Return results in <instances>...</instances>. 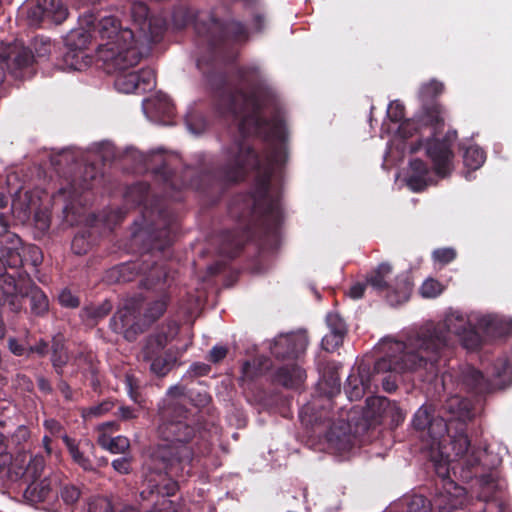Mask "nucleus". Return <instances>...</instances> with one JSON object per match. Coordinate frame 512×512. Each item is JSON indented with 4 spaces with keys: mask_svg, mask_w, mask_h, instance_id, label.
Segmentation results:
<instances>
[{
    "mask_svg": "<svg viewBox=\"0 0 512 512\" xmlns=\"http://www.w3.org/2000/svg\"><path fill=\"white\" fill-rule=\"evenodd\" d=\"M448 409L434 404L422 405L414 414L412 424L418 431H427L430 438V460L433 463L438 481L435 482L432 498L414 495L408 512H448V453L446 434L448 433Z\"/></svg>",
    "mask_w": 512,
    "mask_h": 512,
    "instance_id": "nucleus-4",
    "label": "nucleus"
},
{
    "mask_svg": "<svg viewBox=\"0 0 512 512\" xmlns=\"http://www.w3.org/2000/svg\"><path fill=\"white\" fill-rule=\"evenodd\" d=\"M308 346V340L301 334L280 336L271 347V354L277 359H297Z\"/></svg>",
    "mask_w": 512,
    "mask_h": 512,
    "instance_id": "nucleus-19",
    "label": "nucleus"
},
{
    "mask_svg": "<svg viewBox=\"0 0 512 512\" xmlns=\"http://www.w3.org/2000/svg\"><path fill=\"white\" fill-rule=\"evenodd\" d=\"M466 501L464 488L450 480V510L461 508Z\"/></svg>",
    "mask_w": 512,
    "mask_h": 512,
    "instance_id": "nucleus-46",
    "label": "nucleus"
},
{
    "mask_svg": "<svg viewBox=\"0 0 512 512\" xmlns=\"http://www.w3.org/2000/svg\"><path fill=\"white\" fill-rule=\"evenodd\" d=\"M228 354V349L225 346L216 345L210 350L207 360L211 363L221 362Z\"/></svg>",
    "mask_w": 512,
    "mask_h": 512,
    "instance_id": "nucleus-58",
    "label": "nucleus"
},
{
    "mask_svg": "<svg viewBox=\"0 0 512 512\" xmlns=\"http://www.w3.org/2000/svg\"><path fill=\"white\" fill-rule=\"evenodd\" d=\"M492 485L487 484L481 491L480 497L486 502L483 512H502V503L496 497L489 498L486 495V490H489Z\"/></svg>",
    "mask_w": 512,
    "mask_h": 512,
    "instance_id": "nucleus-51",
    "label": "nucleus"
},
{
    "mask_svg": "<svg viewBox=\"0 0 512 512\" xmlns=\"http://www.w3.org/2000/svg\"><path fill=\"white\" fill-rule=\"evenodd\" d=\"M139 410L134 407L122 405L118 408L117 417L123 421L132 420L138 417Z\"/></svg>",
    "mask_w": 512,
    "mask_h": 512,
    "instance_id": "nucleus-60",
    "label": "nucleus"
},
{
    "mask_svg": "<svg viewBox=\"0 0 512 512\" xmlns=\"http://www.w3.org/2000/svg\"><path fill=\"white\" fill-rule=\"evenodd\" d=\"M447 330V318L429 320L418 329L411 331L405 341H388L385 343V354L375 361L373 369L364 363L358 367L357 374H350L344 386L347 397L360 400L372 387V381L387 371H404L426 367L428 378L437 374L435 361L437 348L444 342Z\"/></svg>",
    "mask_w": 512,
    "mask_h": 512,
    "instance_id": "nucleus-3",
    "label": "nucleus"
},
{
    "mask_svg": "<svg viewBox=\"0 0 512 512\" xmlns=\"http://www.w3.org/2000/svg\"><path fill=\"white\" fill-rule=\"evenodd\" d=\"M129 193L142 207L138 235L148 242V250L134 260L120 263L105 272L104 280L108 284H121L133 281L142 275L140 286L159 293L155 300L144 302L141 295L128 299L110 319V328L133 342L144 333L154 322L160 319L167 310L170 296L167 292L173 278L167 268V262L160 259L170 248L179 231L177 215L170 203L162 196L151 193V186L146 182L134 184Z\"/></svg>",
    "mask_w": 512,
    "mask_h": 512,
    "instance_id": "nucleus-2",
    "label": "nucleus"
},
{
    "mask_svg": "<svg viewBox=\"0 0 512 512\" xmlns=\"http://www.w3.org/2000/svg\"><path fill=\"white\" fill-rule=\"evenodd\" d=\"M24 59H29L28 51L21 47V43L15 40L12 43H1L0 44V60H5L8 63V67H11V61L19 65V62Z\"/></svg>",
    "mask_w": 512,
    "mask_h": 512,
    "instance_id": "nucleus-33",
    "label": "nucleus"
},
{
    "mask_svg": "<svg viewBox=\"0 0 512 512\" xmlns=\"http://www.w3.org/2000/svg\"><path fill=\"white\" fill-rule=\"evenodd\" d=\"M122 508L114 510L110 500L105 497H97L89 503L88 512H120Z\"/></svg>",
    "mask_w": 512,
    "mask_h": 512,
    "instance_id": "nucleus-50",
    "label": "nucleus"
},
{
    "mask_svg": "<svg viewBox=\"0 0 512 512\" xmlns=\"http://www.w3.org/2000/svg\"><path fill=\"white\" fill-rule=\"evenodd\" d=\"M43 427L48 432L49 436L61 438L63 442L65 437H69L66 433L65 427L54 418L44 420Z\"/></svg>",
    "mask_w": 512,
    "mask_h": 512,
    "instance_id": "nucleus-47",
    "label": "nucleus"
},
{
    "mask_svg": "<svg viewBox=\"0 0 512 512\" xmlns=\"http://www.w3.org/2000/svg\"><path fill=\"white\" fill-rule=\"evenodd\" d=\"M392 271V266L384 262L372 270L366 279L368 285L385 296L389 305L398 306L409 300L412 283L408 276L404 274L396 276L393 283H391Z\"/></svg>",
    "mask_w": 512,
    "mask_h": 512,
    "instance_id": "nucleus-9",
    "label": "nucleus"
},
{
    "mask_svg": "<svg viewBox=\"0 0 512 512\" xmlns=\"http://www.w3.org/2000/svg\"><path fill=\"white\" fill-rule=\"evenodd\" d=\"M68 352L61 342L54 341L51 346V363L52 366L60 377L63 375V368L68 363Z\"/></svg>",
    "mask_w": 512,
    "mask_h": 512,
    "instance_id": "nucleus-40",
    "label": "nucleus"
},
{
    "mask_svg": "<svg viewBox=\"0 0 512 512\" xmlns=\"http://www.w3.org/2000/svg\"><path fill=\"white\" fill-rule=\"evenodd\" d=\"M387 116L394 123L402 122L405 116V107L399 101H392L387 109Z\"/></svg>",
    "mask_w": 512,
    "mask_h": 512,
    "instance_id": "nucleus-53",
    "label": "nucleus"
},
{
    "mask_svg": "<svg viewBox=\"0 0 512 512\" xmlns=\"http://www.w3.org/2000/svg\"><path fill=\"white\" fill-rule=\"evenodd\" d=\"M189 371L195 377L206 376L211 371V366L206 363L195 362L190 366Z\"/></svg>",
    "mask_w": 512,
    "mask_h": 512,
    "instance_id": "nucleus-63",
    "label": "nucleus"
},
{
    "mask_svg": "<svg viewBox=\"0 0 512 512\" xmlns=\"http://www.w3.org/2000/svg\"><path fill=\"white\" fill-rule=\"evenodd\" d=\"M97 181L95 167H85L82 176L77 179L74 178L71 182H68L66 186L58 189L56 195L63 196L69 204L78 202V198L85 191L92 190Z\"/></svg>",
    "mask_w": 512,
    "mask_h": 512,
    "instance_id": "nucleus-21",
    "label": "nucleus"
},
{
    "mask_svg": "<svg viewBox=\"0 0 512 512\" xmlns=\"http://www.w3.org/2000/svg\"><path fill=\"white\" fill-rule=\"evenodd\" d=\"M451 449L455 452L456 458L463 457L469 450L470 440L465 433L464 428L455 427V435L453 440L450 441Z\"/></svg>",
    "mask_w": 512,
    "mask_h": 512,
    "instance_id": "nucleus-42",
    "label": "nucleus"
},
{
    "mask_svg": "<svg viewBox=\"0 0 512 512\" xmlns=\"http://www.w3.org/2000/svg\"><path fill=\"white\" fill-rule=\"evenodd\" d=\"M339 366L335 363H328L322 373V380L319 383L323 396H315L311 401L303 405L299 412V418L303 425L319 423L330 419V408L333 407V397L340 393L341 382L338 375Z\"/></svg>",
    "mask_w": 512,
    "mask_h": 512,
    "instance_id": "nucleus-7",
    "label": "nucleus"
},
{
    "mask_svg": "<svg viewBox=\"0 0 512 512\" xmlns=\"http://www.w3.org/2000/svg\"><path fill=\"white\" fill-rule=\"evenodd\" d=\"M44 469V460L41 457H34L30 459L29 463L26 467H20L16 472L17 477H19L24 483H28L29 481L37 480L41 476V473Z\"/></svg>",
    "mask_w": 512,
    "mask_h": 512,
    "instance_id": "nucleus-39",
    "label": "nucleus"
},
{
    "mask_svg": "<svg viewBox=\"0 0 512 512\" xmlns=\"http://www.w3.org/2000/svg\"><path fill=\"white\" fill-rule=\"evenodd\" d=\"M68 16V9L60 0H32L27 10L31 26L47 28L61 24Z\"/></svg>",
    "mask_w": 512,
    "mask_h": 512,
    "instance_id": "nucleus-11",
    "label": "nucleus"
},
{
    "mask_svg": "<svg viewBox=\"0 0 512 512\" xmlns=\"http://www.w3.org/2000/svg\"><path fill=\"white\" fill-rule=\"evenodd\" d=\"M179 355L172 349L166 350L162 355L152 357L146 361L150 362V371L162 378L176 366Z\"/></svg>",
    "mask_w": 512,
    "mask_h": 512,
    "instance_id": "nucleus-31",
    "label": "nucleus"
},
{
    "mask_svg": "<svg viewBox=\"0 0 512 512\" xmlns=\"http://www.w3.org/2000/svg\"><path fill=\"white\" fill-rule=\"evenodd\" d=\"M151 106L156 114L167 121L175 115V105L170 97L164 93H157L151 100Z\"/></svg>",
    "mask_w": 512,
    "mask_h": 512,
    "instance_id": "nucleus-37",
    "label": "nucleus"
},
{
    "mask_svg": "<svg viewBox=\"0 0 512 512\" xmlns=\"http://www.w3.org/2000/svg\"><path fill=\"white\" fill-rule=\"evenodd\" d=\"M395 409L398 415L401 411L395 404L391 407V401L384 396H370L366 399V409L364 415L375 422L388 414L389 410Z\"/></svg>",
    "mask_w": 512,
    "mask_h": 512,
    "instance_id": "nucleus-28",
    "label": "nucleus"
},
{
    "mask_svg": "<svg viewBox=\"0 0 512 512\" xmlns=\"http://www.w3.org/2000/svg\"><path fill=\"white\" fill-rule=\"evenodd\" d=\"M135 65L136 64H133L126 68L109 73H117L115 87L118 91L126 94H143L155 88L156 76L153 69L142 68L139 71L126 72V70L134 67Z\"/></svg>",
    "mask_w": 512,
    "mask_h": 512,
    "instance_id": "nucleus-13",
    "label": "nucleus"
},
{
    "mask_svg": "<svg viewBox=\"0 0 512 512\" xmlns=\"http://www.w3.org/2000/svg\"><path fill=\"white\" fill-rule=\"evenodd\" d=\"M30 438V430L28 427L21 425L18 426L15 432L13 433L11 439L12 442L16 443L17 445H20Z\"/></svg>",
    "mask_w": 512,
    "mask_h": 512,
    "instance_id": "nucleus-61",
    "label": "nucleus"
},
{
    "mask_svg": "<svg viewBox=\"0 0 512 512\" xmlns=\"http://www.w3.org/2000/svg\"><path fill=\"white\" fill-rule=\"evenodd\" d=\"M64 444L74 464L84 471L94 470L92 460L88 455H86V448H94V445L90 440H77L72 437H65Z\"/></svg>",
    "mask_w": 512,
    "mask_h": 512,
    "instance_id": "nucleus-24",
    "label": "nucleus"
},
{
    "mask_svg": "<svg viewBox=\"0 0 512 512\" xmlns=\"http://www.w3.org/2000/svg\"><path fill=\"white\" fill-rule=\"evenodd\" d=\"M154 161L156 162L155 166L150 168L155 177L162 182L165 194L177 201L182 200L180 196L181 185L177 183L175 170L171 165L170 159L158 155Z\"/></svg>",
    "mask_w": 512,
    "mask_h": 512,
    "instance_id": "nucleus-20",
    "label": "nucleus"
},
{
    "mask_svg": "<svg viewBox=\"0 0 512 512\" xmlns=\"http://www.w3.org/2000/svg\"><path fill=\"white\" fill-rule=\"evenodd\" d=\"M113 309V304L110 300L106 299L98 305L84 306L80 311V318L82 322L89 327L96 326L102 319H104Z\"/></svg>",
    "mask_w": 512,
    "mask_h": 512,
    "instance_id": "nucleus-29",
    "label": "nucleus"
},
{
    "mask_svg": "<svg viewBox=\"0 0 512 512\" xmlns=\"http://www.w3.org/2000/svg\"><path fill=\"white\" fill-rule=\"evenodd\" d=\"M56 492L57 498L60 497L70 512L73 511L82 494L81 487L70 482L62 483Z\"/></svg>",
    "mask_w": 512,
    "mask_h": 512,
    "instance_id": "nucleus-35",
    "label": "nucleus"
},
{
    "mask_svg": "<svg viewBox=\"0 0 512 512\" xmlns=\"http://www.w3.org/2000/svg\"><path fill=\"white\" fill-rule=\"evenodd\" d=\"M334 414L330 408V419L322 420L319 423L305 425L310 428L312 432L317 435H323L330 447L338 450L339 452L349 451L353 446L352 435L350 426L344 421H333Z\"/></svg>",
    "mask_w": 512,
    "mask_h": 512,
    "instance_id": "nucleus-12",
    "label": "nucleus"
},
{
    "mask_svg": "<svg viewBox=\"0 0 512 512\" xmlns=\"http://www.w3.org/2000/svg\"><path fill=\"white\" fill-rule=\"evenodd\" d=\"M172 23L177 30L193 24L196 43L204 49L197 67L217 93L218 113L238 120L242 135L222 150L221 160L202 169L191 186L204 194L221 193L256 172L249 214L256 220H284L280 195L271 193L272 178L288 157L286 120L276 92L259 65L238 67L239 87L231 89L217 64L219 57H230L235 46L249 41L248 27L234 18L194 15L182 7L173 11Z\"/></svg>",
    "mask_w": 512,
    "mask_h": 512,
    "instance_id": "nucleus-1",
    "label": "nucleus"
},
{
    "mask_svg": "<svg viewBox=\"0 0 512 512\" xmlns=\"http://www.w3.org/2000/svg\"><path fill=\"white\" fill-rule=\"evenodd\" d=\"M8 348L10 350V352L15 355V356H26V357H29V347L21 342L20 340H18L17 338L15 337H10L8 338Z\"/></svg>",
    "mask_w": 512,
    "mask_h": 512,
    "instance_id": "nucleus-54",
    "label": "nucleus"
},
{
    "mask_svg": "<svg viewBox=\"0 0 512 512\" xmlns=\"http://www.w3.org/2000/svg\"><path fill=\"white\" fill-rule=\"evenodd\" d=\"M90 244L84 234H77L74 236L71 248L77 255L86 254L89 250Z\"/></svg>",
    "mask_w": 512,
    "mask_h": 512,
    "instance_id": "nucleus-55",
    "label": "nucleus"
},
{
    "mask_svg": "<svg viewBox=\"0 0 512 512\" xmlns=\"http://www.w3.org/2000/svg\"><path fill=\"white\" fill-rule=\"evenodd\" d=\"M130 13L136 45L142 52L150 44H156L162 40L166 31V22L163 18L150 15L149 8L144 2H133L130 5Z\"/></svg>",
    "mask_w": 512,
    "mask_h": 512,
    "instance_id": "nucleus-10",
    "label": "nucleus"
},
{
    "mask_svg": "<svg viewBox=\"0 0 512 512\" xmlns=\"http://www.w3.org/2000/svg\"><path fill=\"white\" fill-rule=\"evenodd\" d=\"M22 291L9 293L13 297L17 298L18 295L26 296L30 299L31 312L36 316H44L49 309V300L46 294L31 281L20 283Z\"/></svg>",
    "mask_w": 512,
    "mask_h": 512,
    "instance_id": "nucleus-22",
    "label": "nucleus"
},
{
    "mask_svg": "<svg viewBox=\"0 0 512 512\" xmlns=\"http://www.w3.org/2000/svg\"><path fill=\"white\" fill-rule=\"evenodd\" d=\"M344 338V335L330 332L323 337L321 346L327 352H334L343 344Z\"/></svg>",
    "mask_w": 512,
    "mask_h": 512,
    "instance_id": "nucleus-49",
    "label": "nucleus"
},
{
    "mask_svg": "<svg viewBox=\"0 0 512 512\" xmlns=\"http://www.w3.org/2000/svg\"><path fill=\"white\" fill-rule=\"evenodd\" d=\"M485 159V152L477 145L468 146L463 154L464 164L471 170L479 169L484 164Z\"/></svg>",
    "mask_w": 512,
    "mask_h": 512,
    "instance_id": "nucleus-41",
    "label": "nucleus"
},
{
    "mask_svg": "<svg viewBox=\"0 0 512 512\" xmlns=\"http://www.w3.org/2000/svg\"><path fill=\"white\" fill-rule=\"evenodd\" d=\"M124 384L131 400L135 403L141 404L142 396L139 392V380L133 374H126Z\"/></svg>",
    "mask_w": 512,
    "mask_h": 512,
    "instance_id": "nucleus-45",
    "label": "nucleus"
},
{
    "mask_svg": "<svg viewBox=\"0 0 512 512\" xmlns=\"http://www.w3.org/2000/svg\"><path fill=\"white\" fill-rule=\"evenodd\" d=\"M406 183L414 192H421L432 183L429 167L422 159L415 158L409 162Z\"/></svg>",
    "mask_w": 512,
    "mask_h": 512,
    "instance_id": "nucleus-26",
    "label": "nucleus"
},
{
    "mask_svg": "<svg viewBox=\"0 0 512 512\" xmlns=\"http://www.w3.org/2000/svg\"><path fill=\"white\" fill-rule=\"evenodd\" d=\"M444 318L448 319V314H444L440 320H443ZM447 346H448V329L444 332L443 344H441L437 348V359L435 361V364H436V368L438 371L434 377L428 378V371H427L426 367H419L417 369H406V370H404V372H406V371L417 372V373H419V377L423 381H426V382H433L434 380H436L438 378L439 374L441 373L442 381L444 382L446 371L441 372L440 362L442 360L443 354H444ZM399 373H403V371H387L385 373H381L376 377V379H377L376 381H372V385L377 387V383L381 382L383 389L388 393H392L397 389L395 374H399Z\"/></svg>",
    "mask_w": 512,
    "mask_h": 512,
    "instance_id": "nucleus-16",
    "label": "nucleus"
},
{
    "mask_svg": "<svg viewBox=\"0 0 512 512\" xmlns=\"http://www.w3.org/2000/svg\"><path fill=\"white\" fill-rule=\"evenodd\" d=\"M460 381L469 390L476 392H489V377L485 378L481 371L466 365L461 369Z\"/></svg>",
    "mask_w": 512,
    "mask_h": 512,
    "instance_id": "nucleus-30",
    "label": "nucleus"
},
{
    "mask_svg": "<svg viewBox=\"0 0 512 512\" xmlns=\"http://www.w3.org/2000/svg\"><path fill=\"white\" fill-rule=\"evenodd\" d=\"M112 467L120 474H129L131 471V459L128 457H120L112 461Z\"/></svg>",
    "mask_w": 512,
    "mask_h": 512,
    "instance_id": "nucleus-59",
    "label": "nucleus"
},
{
    "mask_svg": "<svg viewBox=\"0 0 512 512\" xmlns=\"http://www.w3.org/2000/svg\"><path fill=\"white\" fill-rule=\"evenodd\" d=\"M10 456L6 453V445L0 440V475L4 472H10L9 467Z\"/></svg>",
    "mask_w": 512,
    "mask_h": 512,
    "instance_id": "nucleus-62",
    "label": "nucleus"
},
{
    "mask_svg": "<svg viewBox=\"0 0 512 512\" xmlns=\"http://www.w3.org/2000/svg\"><path fill=\"white\" fill-rule=\"evenodd\" d=\"M512 385V364L506 359H497L489 373V391L506 389Z\"/></svg>",
    "mask_w": 512,
    "mask_h": 512,
    "instance_id": "nucleus-27",
    "label": "nucleus"
},
{
    "mask_svg": "<svg viewBox=\"0 0 512 512\" xmlns=\"http://www.w3.org/2000/svg\"><path fill=\"white\" fill-rule=\"evenodd\" d=\"M443 92V85L437 81H430L429 83H426L422 85L420 89V97L422 101L424 102V105H431L436 104L438 107L439 105L434 102L433 100L442 94Z\"/></svg>",
    "mask_w": 512,
    "mask_h": 512,
    "instance_id": "nucleus-43",
    "label": "nucleus"
},
{
    "mask_svg": "<svg viewBox=\"0 0 512 512\" xmlns=\"http://www.w3.org/2000/svg\"><path fill=\"white\" fill-rule=\"evenodd\" d=\"M98 444L114 454L125 453L130 447V441L125 436L109 437L100 434L98 437Z\"/></svg>",
    "mask_w": 512,
    "mask_h": 512,
    "instance_id": "nucleus-38",
    "label": "nucleus"
},
{
    "mask_svg": "<svg viewBox=\"0 0 512 512\" xmlns=\"http://www.w3.org/2000/svg\"><path fill=\"white\" fill-rule=\"evenodd\" d=\"M167 345V336L165 334H153L146 338L142 349L143 359H151L162 355L161 352Z\"/></svg>",
    "mask_w": 512,
    "mask_h": 512,
    "instance_id": "nucleus-36",
    "label": "nucleus"
},
{
    "mask_svg": "<svg viewBox=\"0 0 512 512\" xmlns=\"http://www.w3.org/2000/svg\"><path fill=\"white\" fill-rule=\"evenodd\" d=\"M59 302L66 308H77L80 305L79 298L68 289L63 290L60 293Z\"/></svg>",
    "mask_w": 512,
    "mask_h": 512,
    "instance_id": "nucleus-57",
    "label": "nucleus"
},
{
    "mask_svg": "<svg viewBox=\"0 0 512 512\" xmlns=\"http://www.w3.org/2000/svg\"><path fill=\"white\" fill-rule=\"evenodd\" d=\"M496 323L491 317H481L477 326L469 328L463 327L462 329L455 328V333L459 336L463 347L468 350H475L486 339L495 336Z\"/></svg>",
    "mask_w": 512,
    "mask_h": 512,
    "instance_id": "nucleus-18",
    "label": "nucleus"
},
{
    "mask_svg": "<svg viewBox=\"0 0 512 512\" xmlns=\"http://www.w3.org/2000/svg\"><path fill=\"white\" fill-rule=\"evenodd\" d=\"M260 374V368L253 365L250 361L246 360L241 367V376L239 378L240 385H244L246 381H252Z\"/></svg>",
    "mask_w": 512,
    "mask_h": 512,
    "instance_id": "nucleus-52",
    "label": "nucleus"
},
{
    "mask_svg": "<svg viewBox=\"0 0 512 512\" xmlns=\"http://www.w3.org/2000/svg\"><path fill=\"white\" fill-rule=\"evenodd\" d=\"M82 25L91 28L94 38L106 40L99 45L98 58L106 73L138 64L142 50L136 45L135 32L130 27L123 28L120 21L100 7L94 12H82L78 16Z\"/></svg>",
    "mask_w": 512,
    "mask_h": 512,
    "instance_id": "nucleus-5",
    "label": "nucleus"
},
{
    "mask_svg": "<svg viewBox=\"0 0 512 512\" xmlns=\"http://www.w3.org/2000/svg\"><path fill=\"white\" fill-rule=\"evenodd\" d=\"M367 285V281L365 283L357 282L353 284L348 292L349 297L355 300L362 298Z\"/></svg>",
    "mask_w": 512,
    "mask_h": 512,
    "instance_id": "nucleus-64",
    "label": "nucleus"
},
{
    "mask_svg": "<svg viewBox=\"0 0 512 512\" xmlns=\"http://www.w3.org/2000/svg\"><path fill=\"white\" fill-rule=\"evenodd\" d=\"M326 323L330 329V332L337 333L346 336L347 326L345 321L340 317L338 313H328L326 316Z\"/></svg>",
    "mask_w": 512,
    "mask_h": 512,
    "instance_id": "nucleus-48",
    "label": "nucleus"
},
{
    "mask_svg": "<svg viewBox=\"0 0 512 512\" xmlns=\"http://www.w3.org/2000/svg\"><path fill=\"white\" fill-rule=\"evenodd\" d=\"M0 254V285L4 293L9 294L18 292V290L22 291L16 273L11 271L10 267L7 265L5 256L1 252Z\"/></svg>",
    "mask_w": 512,
    "mask_h": 512,
    "instance_id": "nucleus-34",
    "label": "nucleus"
},
{
    "mask_svg": "<svg viewBox=\"0 0 512 512\" xmlns=\"http://www.w3.org/2000/svg\"><path fill=\"white\" fill-rule=\"evenodd\" d=\"M432 129L431 136L425 142L427 157L433 164L436 175L445 178L448 175V131H444L445 121L441 110L436 104L424 105L418 121L405 119L400 122L397 130L399 137L408 139L414 135L419 126Z\"/></svg>",
    "mask_w": 512,
    "mask_h": 512,
    "instance_id": "nucleus-6",
    "label": "nucleus"
},
{
    "mask_svg": "<svg viewBox=\"0 0 512 512\" xmlns=\"http://www.w3.org/2000/svg\"><path fill=\"white\" fill-rule=\"evenodd\" d=\"M474 417L473 404L468 398L450 397V429L466 427Z\"/></svg>",
    "mask_w": 512,
    "mask_h": 512,
    "instance_id": "nucleus-25",
    "label": "nucleus"
},
{
    "mask_svg": "<svg viewBox=\"0 0 512 512\" xmlns=\"http://www.w3.org/2000/svg\"><path fill=\"white\" fill-rule=\"evenodd\" d=\"M21 47L28 51L29 59H22L17 65L15 62L11 61V71L12 76L19 79H30L36 73L35 65L46 59L50 53L52 44L49 38L45 37H35L31 43V47H26L22 42Z\"/></svg>",
    "mask_w": 512,
    "mask_h": 512,
    "instance_id": "nucleus-14",
    "label": "nucleus"
},
{
    "mask_svg": "<svg viewBox=\"0 0 512 512\" xmlns=\"http://www.w3.org/2000/svg\"><path fill=\"white\" fill-rule=\"evenodd\" d=\"M80 28L71 30L65 38L67 51L64 54L66 65L74 70H80L83 59L87 56L85 50L94 38L91 28L80 22Z\"/></svg>",
    "mask_w": 512,
    "mask_h": 512,
    "instance_id": "nucleus-15",
    "label": "nucleus"
},
{
    "mask_svg": "<svg viewBox=\"0 0 512 512\" xmlns=\"http://www.w3.org/2000/svg\"><path fill=\"white\" fill-rule=\"evenodd\" d=\"M0 252L5 256L7 265L17 275L18 282L25 283L31 278L24 267L37 268L43 262V253L35 244H24L19 236L6 232L0 240Z\"/></svg>",
    "mask_w": 512,
    "mask_h": 512,
    "instance_id": "nucleus-8",
    "label": "nucleus"
},
{
    "mask_svg": "<svg viewBox=\"0 0 512 512\" xmlns=\"http://www.w3.org/2000/svg\"><path fill=\"white\" fill-rule=\"evenodd\" d=\"M78 365L81 366L82 372L89 380L90 386L96 392L101 387L98 377V365L92 353H80L77 357Z\"/></svg>",
    "mask_w": 512,
    "mask_h": 512,
    "instance_id": "nucleus-32",
    "label": "nucleus"
},
{
    "mask_svg": "<svg viewBox=\"0 0 512 512\" xmlns=\"http://www.w3.org/2000/svg\"><path fill=\"white\" fill-rule=\"evenodd\" d=\"M443 290L444 287L439 281L433 278H428L421 285L420 294L424 298H435L440 295Z\"/></svg>",
    "mask_w": 512,
    "mask_h": 512,
    "instance_id": "nucleus-44",
    "label": "nucleus"
},
{
    "mask_svg": "<svg viewBox=\"0 0 512 512\" xmlns=\"http://www.w3.org/2000/svg\"><path fill=\"white\" fill-rule=\"evenodd\" d=\"M306 379V372L298 364H285L275 370L272 376L274 384L287 389L298 388Z\"/></svg>",
    "mask_w": 512,
    "mask_h": 512,
    "instance_id": "nucleus-23",
    "label": "nucleus"
},
{
    "mask_svg": "<svg viewBox=\"0 0 512 512\" xmlns=\"http://www.w3.org/2000/svg\"><path fill=\"white\" fill-rule=\"evenodd\" d=\"M23 496L30 503H43V509L50 512H57L60 508V504L56 500L57 492L52 486V480L49 478L31 481L24 489Z\"/></svg>",
    "mask_w": 512,
    "mask_h": 512,
    "instance_id": "nucleus-17",
    "label": "nucleus"
},
{
    "mask_svg": "<svg viewBox=\"0 0 512 512\" xmlns=\"http://www.w3.org/2000/svg\"><path fill=\"white\" fill-rule=\"evenodd\" d=\"M113 407H114V402L112 400H104L97 405L89 407L87 410V415L93 416V417H99V416H102V415L108 413L109 411H111L113 409Z\"/></svg>",
    "mask_w": 512,
    "mask_h": 512,
    "instance_id": "nucleus-56",
    "label": "nucleus"
}]
</instances>
